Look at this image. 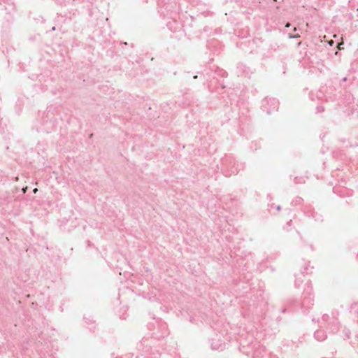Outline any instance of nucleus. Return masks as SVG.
Masks as SVG:
<instances>
[{
  "label": "nucleus",
  "mask_w": 358,
  "mask_h": 358,
  "mask_svg": "<svg viewBox=\"0 0 358 358\" xmlns=\"http://www.w3.org/2000/svg\"><path fill=\"white\" fill-rule=\"evenodd\" d=\"M52 31H55V27H52Z\"/></svg>",
  "instance_id": "obj_24"
},
{
  "label": "nucleus",
  "mask_w": 358,
  "mask_h": 358,
  "mask_svg": "<svg viewBox=\"0 0 358 358\" xmlns=\"http://www.w3.org/2000/svg\"><path fill=\"white\" fill-rule=\"evenodd\" d=\"M292 220H290L289 222H287L286 225L287 227H291L292 226Z\"/></svg>",
  "instance_id": "obj_15"
},
{
  "label": "nucleus",
  "mask_w": 358,
  "mask_h": 358,
  "mask_svg": "<svg viewBox=\"0 0 358 358\" xmlns=\"http://www.w3.org/2000/svg\"><path fill=\"white\" fill-rule=\"evenodd\" d=\"M329 326L333 333H336L339 329V322L335 318L332 319V321L329 323Z\"/></svg>",
  "instance_id": "obj_6"
},
{
  "label": "nucleus",
  "mask_w": 358,
  "mask_h": 358,
  "mask_svg": "<svg viewBox=\"0 0 358 358\" xmlns=\"http://www.w3.org/2000/svg\"><path fill=\"white\" fill-rule=\"evenodd\" d=\"M279 106L278 101L275 98L266 97L262 101V109L268 115L272 111L278 110Z\"/></svg>",
  "instance_id": "obj_3"
},
{
  "label": "nucleus",
  "mask_w": 358,
  "mask_h": 358,
  "mask_svg": "<svg viewBox=\"0 0 358 358\" xmlns=\"http://www.w3.org/2000/svg\"><path fill=\"white\" fill-rule=\"evenodd\" d=\"M301 302V308L308 310L313 306V287L310 282L306 284Z\"/></svg>",
  "instance_id": "obj_1"
},
{
  "label": "nucleus",
  "mask_w": 358,
  "mask_h": 358,
  "mask_svg": "<svg viewBox=\"0 0 358 358\" xmlns=\"http://www.w3.org/2000/svg\"><path fill=\"white\" fill-rule=\"evenodd\" d=\"M352 310L355 311V313L357 315V322H358V303H355L351 307Z\"/></svg>",
  "instance_id": "obj_8"
},
{
  "label": "nucleus",
  "mask_w": 358,
  "mask_h": 358,
  "mask_svg": "<svg viewBox=\"0 0 358 358\" xmlns=\"http://www.w3.org/2000/svg\"><path fill=\"white\" fill-rule=\"evenodd\" d=\"M289 38H299V34H296V35H292V34H289Z\"/></svg>",
  "instance_id": "obj_14"
},
{
  "label": "nucleus",
  "mask_w": 358,
  "mask_h": 358,
  "mask_svg": "<svg viewBox=\"0 0 358 358\" xmlns=\"http://www.w3.org/2000/svg\"><path fill=\"white\" fill-rule=\"evenodd\" d=\"M167 334H168V332L166 331V332L163 333V334L161 336L164 337L165 335H167Z\"/></svg>",
  "instance_id": "obj_18"
},
{
  "label": "nucleus",
  "mask_w": 358,
  "mask_h": 358,
  "mask_svg": "<svg viewBox=\"0 0 358 358\" xmlns=\"http://www.w3.org/2000/svg\"><path fill=\"white\" fill-rule=\"evenodd\" d=\"M343 334L345 335V337L346 338H350V331L349 329H343Z\"/></svg>",
  "instance_id": "obj_9"
},
{
  "label": "nucleus",
  "mask_w": 358,
  "mask_h": 358,
  "mask_svg": "<svg viewBox=\"0 0 358 358\" xmlns=\"http://www.w3.org/2000/svg\"><path fill=\"white\" fill-rule=\"evenodd\" d=\"M255 354H256V355H257V356H259V355L260 354V352H259H259H257V351L255 350Z\"/></svg>",
  "instance_id": "obj_23"
},
{
  "label": "nucleus",
  "mask_w": 358,
  "mask_h": 358,
  "mask_svg": "<svg viewBox=\"0 0 358 358\" xmlns=\"http://www.w3.org/2000/svg\"><path fill=\"white\" fill-rule=\"evenodd\" d=\"M324 111V108L322 106H317L316 108V113H320Z\"/></svg>",
  "instance_id": "obj_10"
},
{
  "label": "nucleus",
  "mask_w": 358,
  "mask_h": 358,
  "mask_svg": "<svg viewBox=\"0 0 358 358\" xmlns=\"http://www.w3.org/2000/svg\"><path fill=\"white\" fill-rule=\"evenodd\" d=\"M304 268L303 271H301L300 273L295 275L294 286L299 288L301 284L303 282V277L306 274H310L313 272V267L309 266V263L304 262Z\"/></svg>",
  "instance_id": "obj_4"
},
{
  "label": "nucleus",
  "mask_w": 358,
  "mask_h": 358,
  "mask_svg": "<svg viewBox=\"0 0 358 358\" xmlns=\"http://www.w3.org/2000/svg\"><path fill=\"white\" fill-rule=\"evenodd\" d=\"M222 166L229 172V176L231 174H237L240 170L241 164L236 163L235 159L232 156H225L222 159Z\"/></svg>",
  "instance_id": "obj_2"
},
{
  "label": "nucleus",
  "mask_w": 358,
  "mask_h": 358,
  "mask_svg": "<svg viewBox=\"0 0 358 358\" xmlns=\"http://www.w3.org/2000/svg\"><path fill=\"white\" fill-rule=\"evenodd\" d=\"M314 337L316 340L322 341L327 338V334L324 330L318 329L315 332Z\"/></svg>",
  "instance_id": "obj_5"
},
{
  "label": "nucleus",
  "mask_w": 358,
  "mask_h": 358,
  "mask_svg": "<svg viewBox=\"0 0 358 358\" xmlns=\"http://www.w3.org/2000/svg\"><path fill=\"white\" fill-rule=\"evenodd\" d=\"M275 208H276V210H277L278 211H280V209H281L280 206H277Z\"/></svg>",
  "instance_id": "obj_16"
},
{
  "label": "nucleus",
  "mask_w": 358,
  "mask_h": 358,
  "mask_svg": "<svg viewBox=\"0 0 358 358\" xmlns=\"http://www.w3.org/2000/svg\"><path fill=\"white\" fill-rule=\"evenodd\" d=\"M146 341H147L146 339L143 338V339L142 340V341L141 342L140 345H143V342H145Z\"/></svg>",
  "instance_id": "obj_17"
},
{
  "label": "nucleus",
  "mask_w": 358,
  "mask_h": 358,
  "mask_svg": "<svg viewBox=\"0 0 358 358\" xmlns=\"http://www.w3.org/2000/svg\"><path fill=\"white\" fill-rule=\"evenodd\" d=\"M302 200V199L301 197H297L296 199H295V203H299L301 202V201Z\"/></svg>",
  "instance_id": "obj_13"
},
{
  "label": "nucleus",
  "mask_w": 358,
  "mask_h": 358,
  "mask_svg": "<svg viewBox=\"0 0 358 358\" xmlns=\"http://www.w3.org/2000/svg\"><path fill=\"white\" fill-rule=\"evenodd\" d=\"M257 344H258V343H254V344L252 345V348H255V346H256V345H257Z\"/></svg>",
  "instance_id": "obj_21"
},
{
  "label": "nucleus",
  "mask_w": 358,
  "mask_h": 358,
  "mask_svg": "<svg viewBox=\"0 0 358 358\" xmlns=\"http://www.w3.org/2000/svg\"><path fill=\"white\" fill-rule=\"evenodd\" d=\"M352 343L353 344H358V334L355 335V341Z\"/></svg>",
  "instance_id": "obj_12"
},
{
  "label": "nucleus",
  "mask_w": 358,
  "mask_h": 358,
  "mask_svg": "<svg viewBox=\"0 0 358 358\" xmlns=\"http://www.w3.org/2000/svg\"><path fill=\"white\" fill-rule=\"evenodd\" d=\"M211 348L213 350H222L223 346L222 344H218L217 343H211Z\"/></svg>",
  "instance_id": "obj_7"
},
{
  "label": "nucleus",
  "mask_w": 358,
  "mask_h": 358,
  "mask_svg": "<svg viewBox=\"0 0 358 358\" xmlns=\"http://www.w3.org/2000/svg\"><path fill=\"white\" fill-rule=\"evenodd\" d=\"M322 320H323L324 322H328V321H329V320L330 319V317H329V315H327V314H324V315H322Z\"/></svg>",
  "instance_id": "obj_11"
},
{
  "label": "nucleus",
  "mask_w": 358,
  "mask_h": 358,
  "mask_svg": "<svg viewBox=\"0 0 358 358\" xmlns=\"http://www.w3.org/2000/svg\"><path fill=\"white\" fill-rule=\"evenodd\" d=\"M162 327L163 329H166V324H162Z\"/></svg>",
  "instance_id": "obj_20"
},
{
  "label": "nucleus",
  "mask_w": 358,
  "mask_h": 358,
  "mask_svg": "<svg viewBox=\"0 0 358 358\" xmlns=\"http://www.w3.org/2000/svg\"><path fill=\"white\" fill-rule=\"evenodd\" d=\"M297 180H298V178H294V182H295V183H299V182H297Z\"/></svg>",
  "instance_id": "obj_19"
},
{
  "label": "nucleus",
  "mask_w": 358,
  "mask_h": 358,
  "mask_svg": "<svg viewBox=\"0 0 358 358\" xmlns=\"http://www.w3.org/2000/svg\"><path fill=\"white\" fill-rule=\"evenodd\" d=\"M142 350L144 351L145 352H148L149 351L148 349H146V350L142 349Z\"/></svg>",
  "instance_id": "obj_22"
}]
</instances>
